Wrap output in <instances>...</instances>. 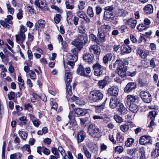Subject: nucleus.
<instances>
[{"label": "nucleus", "mask_w": 159, "mask_h": 159, "mask_svg": "<svg viewBox=\"0 0 159 159\" xmlns=\"http://www.w3.org/2000/svg\"><path fill=\"white\" fill-rule=\"evenodd\" d=\"M65 82L66 83H70L71 81L72 77L71 74L69 72H65Z\"/></svg>", "instance_id": "nucleus-34"}, {"label": "nucleus", "mask_w": 159, "mask_h": 159, "mask_svg": "<svg viewBox=\"0 0 159 159\" xmlns=\"http://www.w3.org/2000/svg\"><path fill=\"white\" fill-rule=\"evenodd\" d=\"M77 39L83 44L88 41V37L86 35H79L76 38Z\"/></svg>", "instance_id": "nucleus-27"}, {"label": "nucleus", "mask_w": 159, "mask_h": 159, "mask_svg": "<svg viewBox=\"0 0 159 159\" xmlns=\"http://www.w3.org/2000/svg\"><path fill=\"white\" fill-rule=\"evenodd\" d=\"M32 97L31 98V100L32 102H35V100L36 99H39L40 96L37 95L35 93H33L32 94Z\"/></svg>", "instance_id": "nucleus-61"}, {"label": "nucleus", "mask_w": 159, "mask_h": 159, "mask_svg": "<svg viewBox=\"0 0 159 159\" xmlns=\"http://www.w3.org/2000/svg\"><path fill=\"white\" fill-rule=\"evenodd\" d=\"M143 10L146 14H150L153 13V8L152 5L149 4L145 6L143 8Z\"/></svg>", "instance_id": "nucleus-26"}, {"label": "nucleus", "mask_w": 159, "mask_h": 159, "mask_svg": "<svg viewBox=\"0 0 159 159\" xmlns=\"http://www.w3.org/2000/svg\"><path fill=\"white\" fill-rule=\"evenodd\" d=\"M151 156L153 158H155L159 156V150L157 149H155L151 153Z\"/></svg>", "instance_id": "nucleus-51"}, {"label": "nucleus", "mask_w": 159, "mask_h": 159, "mask_svg": "<svg viewBox=\"0 0 159 159\" xmlns=\"http://www.w3.org/2000/svg\"><path fill=\"white\" fill-rule=\"evenodd\" d=\"M137 52L140 57L143 59L145 58L149 54V52L148 51L143 50L140 48H138Z\"/></svg>", "instance_id": "nucleus-22"}, {"label": "nucleus", "mask_w": 159, "mask_h": 159, "mask_svg": "<svg viewBox=\"0 0 159 159\" xmlns=\"http://www.w3.org/2000/svg\"><path fill=\"white\" fill-rule=\"evenodd\" d=\"M85 2L83 1L79 2L78 5V7L79 10H83L85 7Z\"/></svg>", "instance_id": "nucleus-56"}, {"label": "nucleus", "mask_w": 159, "mask_h": 159, "mask_svg": "<svg viewBox=\"0 0 159 159\" xmlns=\"http://www.w3.org/2000/svg\"><path fill=\"white\" fill-rule=\"evenodd\" d=\"M66 93L70 96L72 95L71 87L70 85V83H66Z\"/></svg>", "instance_id": "nucleus-43"}, {"label": "nucleus", "mask_w": 159, "mask_h": 159, "mask_svg": "<svg viewBox=\"0 0 159 159\" xmlns=\"http://www.w3.org/2000/svg\"><path fill=\"white\" fill-rule=\"evenodd\" d=\"M127 66H123L121 68H117L116 70L117 74L122 78L125 77L127 73H126Z\"/></svg>", "instance_id": "nucleus-11"}, {"label": "nucleus", "mask_w": 159, "mask_h": 159, "mask_svg": "<svg viewBox=\"0 0 159 159\" xmlns=\"http://www.w3.org/2000/svg\"><path fill=\"white\" fill-rule=\"evenodd\" d=\"M114 118L116 121L118 123H120L123 121V119L122 118L117 115H115Z\"/></svg>", "instance_id": "nucleus-58"}, {"label": "nucleus", "mask_w": 159, "mask_h": 159, "mask_svg": "<svg viewBox=\"0 0 159 159\" xmlns=\"http://www.w3.org/2000/svg\"><path fill=\"white\" fill-rule=\"evenodd\" d=\"M137 97L132 95H128L127 97V99L129 101L134 102L137 99Z\"/></svg>", "instance_id": "nucleus-46"}, {"label": "nucleus", "mask_w": 159, "mask_h": 159, "mask_svg": "<svg viewBox=\"0 0 159 159\" xmlns=\"http://www.w3.org/2000/svg\"><path fill=\"white\" fill-rule=\"evenodd\" d=\"M89 50L91 52L97 55H99L101 52L100 47L97 45L91 46L89 48Z\"/></svg>", "instance_id": "nucleus-13"}, {"label": "nucleus", "mask_w": 159, "mask_h": 159, "mask_svg": "<svg viewBox=\"0 0 159 159\" xmlns=\"http://www.w3.org/2000/svg\"><path fill=\"white\" fill-rule=\"evenodd\" d=\"M83 148L84 154L87 157L88 159L90 158L91 157V154L88 150L86 147L84 146Z\"/></svg>", "instance_id": "nucleus-47"}, {"label": "nucleus", "mask_w": 159, "mask_h": 159, "mask_svg": "<svg viewBox=\"0 0 159 159\" xmlns=\"http://www.w3.org/2000/svg\"><path fill=\"white\" fill-rule=\"evenodd\" d=\"M34 0H30L31 3ZM35 4L39 7L41 9L45 10L47 9V4L45 0H35Z\"/></svg>", "instance_id": "nucleus-6"}, {"label": "nucleus", "mask_w": 159, "mask_h": 159, "mask_svg": "<svg viewBox=\"0 0 159 159\" xmlns=\"http://www.w3.org/2000/svg\"><path fill=\"white\" fill-rule=\"evenodd\" d=\"M83 60L89 63H92L93 61V56L89 53H86L84 54L83 57Z\"/></svg>", "instance_id": "nucleus-23"}, {"label": "nucleus", "mask_w": 159, "mask_h": 159, "mask_svg": "<svg viewBox=\"0 0 159 159\" xmlns=\"http://www.w3.org/2000/svg\"><path fill=\"white\" fill-rule=\"evenodd\" d=\"M71 44L74 46L75 47L78 48L79 49H82L83 46V44L80 42L77 39L72 41L71 43Z\"/></svg>", "instance_id": "nucleus-31"}, {"label": "nucleus", "mask_w": 159, "mask_h": 159, "mask_svg": "<svg viewBox=\"0 0 159 159\" xmlns=\"http://www.w3.org/2000/svg\"><path fill=\"white\" fill-rule=\"evenodd\" d=\"M113 54L111 53H108L106 54L103 58V61L105 64L107 63L108 61H111L113 57Z\"/></svg>", "instance_id": "nucleus-32"}, {"label": "nucleus", "mask_w": 159, "mask_h": 159, "mask_svg": "<svg viewBox=\"0 0 159 159\" xmlns=\"http://www.w3.org/2000/svg\"><path fill=\"white\" fill-rule=\"evenodd\" d=\"M34 125L36 127H38L41 123V122L37 118L32 121Z\"/></svg>", "instance_id": "nucleus-64"}, {"label": "nucleus", "mask_w": 159, "mask_h": 159, "mask_svg": "<svg viewBox=\"0 0 159 159\" xmlns=\"http://www.w3.org/2000/svg\"><path fill=\"white\" fill-rule=\"evenodd\" d=\"M65 5L66 6V8L67 9L72 10L74 8V5H70L69 4V2L68 1H66L65 2Z\"/></svg>", "instance_id": "nucleus-63"}, {"label": "nucleus", "mask_w": 159, "mask_h": 159, "mask_svg": "<svg viewBox=\"0 0 159 159\" xmlns=\"http://www.w3.org/2000/svg\"><path fill=\"white\" fill-rule=\"evenodd\" d=\"M114 67H116L117 68H121L123 66H125L124 65V63L121 60H117L113 65Z\"/></svg>", "instance_id": "nucleus-35"}, {"label": "nucleus", "mask_w": 159, "mask_h": 159, "mask_svg": "<svg viewBox=\"0 0 159 159\" xmlns=\"http://www.w3.org/2000/svg\"><path fill=\"white\" fill-rule=\"evenodd\" d=\"M22 157V154L20 152H17L11 154L10 156V159H20Z\"/></svg>", "instance_id": "nucleus-41"}, {"label": "nucleus", "mask_w": 159, "mask_h": 159, "mask_svg": "<svg viewBox=\"0 0 159 159\" xmlns=\"http://www.w3.org/2000/svg\"><path fill=\"white\" fill-rule=\"evenodd\" d=\"M121 103L116 98H112L110 100V106L111 108L114 109L117 106L118 107L119 103Z\"/></svg>", "instance_id": "nucleus-18"}, {"label": "nucleus", "mask_w": 159, "mask_h": 159, "mask_svg": "<svg viewBox=\"0 0 159 159\" xmlns=\"http://www.w3.org/2000/svg\"><path fill=\"white\" fill-rule=\"evenodd\" d=\"M87 14L91 17H93L94 16V13L93 12V9L91 7L89 6L87 10Z\"/></svg>", "instance_id": "nucleus-54"}, {"label": "nucleus", "mask_w": 159, "mask_h": 159, "mask_svg": "<svg viewBox=\"0 0 159 159\" xmlns=\"http://www.w3.org/2000/svg\"><path fill=\"white\" fill-rule=\"evenodd\" d=\"M105 108V103H102V105L95 106V111L96 113H100Z\"/></svg>", "instance_id": "nucleus-39"}, {"label": "nucleus", "mask_w": 159, "mask_h": 159, "mask_svg": "<svg viewBox=\"0 0 159 159\" xmlns=\"http://www.w3.org/2000/svg\"><path fill=\"white\" fill-rule=\"evenodd\" d=\"M140 96L144 102L149 103L152 101V97L151 94L146 91H142L140 93Z\"/></svg>", "instance_id": "nucleus-4"}, {"label": "nucleus", "mask_w": 159, "mask_h": 159, "mask_svg": "<svg viewBox=\"0 0 159 159\" xmlns=\"http://www.w3.org/2000/svg\"><path fill=\"white\" fill-rule=\"evenodd\" d=\"M87 132L93 137H97L100 134L99 129L95 125H90L88 127Z\"/></svg>", "instance_id": "nucleus-2"}, {"label": "nucleus", "mask_w": 159, "mask_h": 159, "mask_svg": "<svg viewBox=\"0 0 159 159\" xmlns=\"http://www.w3.org/2000/svg\"><path fill=\"white\" fill-rule=\"evenodd\" d=\"M18 134L22 139L24 140L26 139L28 136V134L25 131H19Z\"/></svg>", "instance_id": "nucleus-50"}, {"label": "nucleus", "mask_w": 159, "mask_h": 159, "mask_svg": "<svg viewBox=\"0 0 159 159\" xmlns=\"http://www.w3.org/2000/svg\"><path fill=\"white\" fill-rule=\"evenodd\" d=\"M76 14L78 17L82 19H83L86 15V14L84 11L80 10H79L77 12Z\"/></svg>", "instance_id": "nucleus-57"}, {"label": "nucleus", "mask_w": 159, "mask_h": 159, "mask_svg": "<svg viewBox=\"0 0 159 159\" xmlns=\"http://www.w3.org/2000/svg\"><path fill=\"white\" fill-rule=\"evenodd\" d=\"M129 109L133 113H136L138 111L139 108L137 105L133 103L130 105Z\"/></svg>", "instance_id": "nucleus-36"}, {"label": "nucleus", "mask_w": 159, "mask_h": 159, "mask_svg": "<svg viewBox=\"0 0 159 159\" xmlns=\"http://www.w3.org/2000/svg\"><path fill=\"white\" fill-rule=\"evenodd\" d=\"M89 37L90 39H91L93 41L96 43L98 44L101 45V43H100L98 38L95 35H94L93 34H90Z\"/></svg>", "instance_id": "nucleus-38"}, {"label": "nucleus", "mask_w": 159, "mask_h": 159, "mask_svg": "<svg viewBox=\"0 0 159 159\" xmlns=\"http://www.w3.org/2000/svg\"><path fill=\"white\" fill-rule=\"evenodd\" d=\"M13 17L11 15H8L7 16L6 18L5 19V21L2 20H1L0 23L1 25L3 26L4 28L9 29L10 28V26L8 24H12L13 23L12 21L11 20L12 19Z\"/></svg>", "instance_id": "nucleus-5"}, {"label": "nucleus", "mask_w": 159, "mask_h": 159, "mask_svg": "<svg viewBox=\"0 0 159 159\" xmlns=\"http://www.w3.org/2000/svg\"><path fill=\"white\" fill-rule=\"evenodd\" d=\"M114 7L113 6H108L104 8L105 11L104 13H111L114 12L113 10L114 9Z\"/></svg>", "instance_id": "nucleus-48"}, {"label": "nucleus", "mask_w": 159, "mask_h": 159, "mask_svg": "<svg viewBox=\"0 0 159 159\" xmlns=\"http://www.w3.org/2000/svg\"><path fill=\"white\" fill-rule=\"evenodd\" d=\"M134 142V139L132 138H129L125 142V144L127 147H130Z\"/></svg>", "instance_id": "nucleus-44"}, {"label": "nucleus", "mask_w": 159, "mask_h": 159, "mask_svg": "<svg viewBox=\"0 0 159 159\" xmlns=\"http://www.w3.org/2000/svg\"><path fill=\"white\" fill-rule=\"evenodd\" d=\"M115 16V13H104L103 19L107 21L111 22L114 20Z\"/></svg>", "instance_id": "nucleus-17"}, {"label": "nucleus", "mask_w": 159, "mask_h": 159, "mask_svg": "<svg viewBox=\"0 0 159 159\" xmlns=\"http://www.w3.org/2000/svg\"><path fill=\"white\" fill-rule=\"evenodd\" d=\"M66 20L68 24L70 23L71 21L72 20V19L73 17V15L71 11H68L66 13Z\"/></svg>", "instance_id": "nucleus-49"}, {"label": "nucleus", "mask_w": 159, "mask_h": 159, "mask_svg": "<svg viewBox=\"0 0 159 159\" xmlns=\"http://www.w3.org/2000/svg\"><path fill=\"white\" fill-rule=\"evenodd\" d=\"M107 83V80L103 79L98 81V85L99 88L101 89H103L105 87Z\"/></svg>", "instance_id": "nucleus-40"}, {"label": "nucleus", "mask_w": 159, "mask_h": 159, "mask_svg": "<svg viewBox=\"0 0 159 159\" xmlns=\"http://www.w3.org/2000/svg\"><path fill=\"white\" fill-rule=\"evenodd\" d=\"M158 112L157 111H153L149 112L148 117L151 120H154L156 116L157 115Z\"/></svg>", "instance_id": "nucleus-42"}, {"label": "nucleus", "mask_w": 159, "mask_h": 159, "mask_svg": "<svg viewBox=\"0 0 159 159\" xmlns=\"http://www.w3.org/2000/svg\"><path fill=\"white\" fill-rule=\"evenodd\" d=\"M139 142L140 144L142 145L152 144V140L151 137L147 135H144L141 137L139 139Z\"/></svg>", "instance_id": "nucleus-8"}, {"label": "nucleus", "mask_w": 159, "mask_h": 159, "mask_svg": "<svg viewBox=\"0 0 159 159\" xmlns=\"http://www.w3.org/2000/svg\"><path fill=\"white\" fill-rule=\"evenodd\" d=\"M88 109L77 108L74 110V112L77 116H82L87 114L88 112Z\"/></svg>", "instance_id": "nucleus-12"}, {"label": "nucleus", "mask_w": 159, "mask_h": 159, "mask_svg": "<svg viewBox=\"0 0 159 159\" xmlns=\"http://www.w3.org/2000/svg\"><path fill=\"white\" fill-rule=\"evenodd\" d=\"M117 111L121 115H125L128 112V110L122 103H119L117 108Z\"/></svg>", "instance_id": "nucleus-20"}, {"label": "nucleus", "mask_w": 159, "mask_h": 159, "mask_svg": "<svg viewBox=\"0 0 159 159\" xmlns=\"http://www.w3.org/2000/svg\"><path fill=\"white\" fill-rule=\"evenodd\" d=\"M131 51V48L127 45H123L121 47V51L123 54L128 53Z\"/></svg>", "instance_id": "nucleus-29"}, {"label": "nucleus", "mask_w": 159, "mask_h": 159, "mask_svg": "<svg viewBox=\"0 0 159 159\" xmlns=\"http://www.w3.org/2000/svg\"><path fill=\"white\" fill-rule=\"evenodd\" d=\"M86 143L87 146L90 148V150L92 153L95 155H97L98 148L97 145L89 139L87 140Z\"/></svg>", "instance_id": "nucleus-3"}, {"label": "nucleus", "mask_w": 159, "mask_h": 159, "mask_svg": "<svg viewBox=\"0 0 159 159\" xmlns=\"http://www.w3.org/2000/svg\"><path fill=\"white\" fill-rule=\"evenodd\" d=\"M81 49H79L78 48H74L71 50V52L73 55L71 54L70 53L68 54L67 57L68 58L71 59V58H74V60L75 61L78 59V54L79 51Z\"/></svg>", "instance_id": "nucleus-9"}, {"label": "nucleus", "mask_w": 159, "mask_h": 159, "mask_svg": "<svg viewBox=\"0 0 159 159\" xmlns=\"http://www.w3.org/2000/svg\"><path fill=\"white\" fill-rule=\"evenodd\" d=\"M16 42L18 44L21 45L23 44L25 39V34L18 33L15 35Z\"/></svg>", "instance_id": "nucleus-10"}, {"label": "nucleus", "mask_w": 159, "mask_h": 159, "mask_svg": "<svg viewBox=\"0 0 159 159\" xmlns=\"http://www.w3.org/2000/svg\"><path fill=\"white\" fill-rule=\"evenodd\" d=\"M86 137V133L83 131H80L78 133L76 138L78 143H80L82 142Z\"/></svg>", "instance_id": "nucleus-21"}, {"label": "nucleus", "mask_w": 159, "mask_h": 159, "mask_svg": "<svg viewBox=\"0 0 159 159\" xmlns=\"http://www.w3.org/2000/svg\"><path fill=\"white\" fill-rule=\"evenodd\" d=\"M136 88V84L134 82H130L128 83L125 88V92L129 93Z\"/></svg>", "instance_id": "nucleus-15"}, {"label": "nucleus", "mask_w": 159, "mask_h": 159, "mask_svg": "<svg viewBox=\"0 0 159 159\" xmlns=\"http://www.w3.org/2000/svg\"><path fill=\"white\" fill-rule=\"evenodd\" d=\"M29 75L30 76V78L32 80H34L36 79V74L35 72L33 70H31L30 71Z\"/></svg>", "instance_id": "nucleus-59"}, {"label": "nucleus", "mask_w": 159, "mask_h": 159, "mask_svg": "<svg viewBox=\"0 0 159 159\" xmlns=\"http://www.w3.org/2000/svg\"><path fill=\"white\" fill-rule=\"evenodd\" d=\"M77 72L81 75L87 76L85 71V69L82 65H80L77 70Z\"/></svg>", "instance_id": "nucleus-30"}, {"label": "nucleus", "mask_w": 159, "mask_h": 159, "mask_svg": "<svg viewBox=\"0 0 159 159\" xmlns=\"http://www.w3.org/2000/svg\"><path fill=\"white\" fill-rule=\"evenodd\" d=\"M126 20V24L129 25H131V28L134 29L135 28L136 25L137 23V21L135 19H132L131 18L129 19Z\"/></svg>", "instance_id": "nucleus-28"}, {"label": "nucleus", "mask_w": 159, "mask_h": 159, "mask_svg": "<svg viewBox=\"0 0 159 159\" xmlns=\"http://www.w3.org/2000/svg\"><path fill=\"white\" fill-rule=\"evenodd\" d=\"M128 12L124 10H120L118 11V15L120 17H124L128 15Z\"/></svg>", "instance_id": "nucleus-45"}, {"label": "nucleus", "mask_w": 159, "mask_h": 159, "mask_svg": "<svg viewBox=\"0 0 159 159\" xmlns=\"http://www.w3.org/2000/svg\"><path fill=\"white\" fill-rule=\"evenodd\" d=\"M146 28V26L142 23L139 25L137 27V29L139 31H141L145 30Z\"/></svg>", "instance_id": "nucleus-60"}, {"label": "nucleus", "mask_w": 159, "mask_h": 159, "mask_svg": "<svg viewBox=\"0 0 159 159\" xmlns=\"http://www.w3.org/2000/svg\"><path fill=\"white\" fill-rule=\"evenodd\" d=\"M128 123H129V124H128V125L124 124L121 125L120 126V129L122 132H125L127 131L129 129V125H130V124H131L134 125V124H132V122H129Z\"/></svg>", "instance_id": "nucleus-33"}, {"label": "nucleus", "mask_w": 159, "mask_h": 159, "mask_svg": "<svg viewBox=\"0 0 159 159\" xmlns=\"http://www.w3.org/2000/svg\"><path fill=\"white\" fill-rule=\"evenodd\" d=\"M52 152V154L58 158H59L60 155L57 148L52 147L51 149Z\"/></svg>", "instance_id": "nucleus-55"}, {"label": "nucleus", "mask_w": 159, "mask_h": 159, "mask_svg": "<svg viewBox=\"0 0 159 159\" xmlns=\"http://www.w3.org/2000/svg\"><path fill=\"white\" fill-rule=\"evenodd\" d=\"M61 15L60 14H57L54 17V19L55 23L58 24L59 23L61 20Z\"/></svg>", "instance_id": "nucleus-62"}, {"label": "nucleus", "mask_w": 159, "mask_h": 159, "mask_svg": "<svg viewBox=\"0 0 159 159\" xmlns=\"http://www.w3.org/2000/svg\"><path fill=\"white\" fill-rule=\"evenodd\" d=\"M124 137L122 134L120 132L117 133L116 134V141L119 143H121L123 142Z\"/></svg>", "instance_id": "nucleus-37"}, {"label": "nucleus", "mask_w": 159, "mask_h": 159, "mask_svg": "<svg viewBox=\"0 0 159 159\" xmlns=\"http://www.w3.org/2000/svg\"><path fill=\"white\" fill-rule=\"evenodd\" d=\"M45 25V20L40 19L35 24L34 27L35 29L37 30H39L40 28H44Z\"/></svg>", "instance_id": "nucleus-25"}, {"label": "nucleus", "mask_w": 159, "mask_h": 159, "mask_svg": "<svg viewBox=\"0 0 159 159\" xmlns=\"http://www.w3.org/2000/svg\"><path fill=\"white\" fill-rule=\"evenodd\" d=\"M94 70V73L95 75L100 76L102 75L103 73V68L102 66L99 63H96L93 66Z\"/></svg>", "instance_id": "nucleus-7"}, {"label": "nucleus", "mask_w": 159, "mask_h": 159, "mask_svg": "<svg viewBox=\"0 0 159 159\" xmlns=\"http://www.w3.org/2000/svg\"><path fill=\"white\" fill-rule=\"evenodd\" d=\"M124 150L123 147L121 146H118L115 148L114 151L115 152L119 154L122 153Z\"/></svg>", "instance_id": "nucleus-53"}, {"label": "nucleus", "mask_w": 159, "mask_h": 159, "mask_svg": "<svg viewBox=\"0 0 159 159\" xmlns=\"http://www.w3.org/2000/svg\"><path fill=\"white\" fill-rule=\"evenodd\" d=\"M111 27L110 26L103 24L99 26L98 30L105 33H109L111 30Z\"/></svg>", "instance_id": "nucleus-14"}, {"label": "nucleus", "mask_w": 159, "mask_h": 159, "mask_svg": "<svg viewBox=\"0 0 159 159\" xmlns=\"http://www.w3.org/2000/svg\"><path fill=\"white\" fill-rule=\"evenodd\" d=\"M98 34L97 36L98 39L99 41H100V43H101V45L102 43L105 42L106 39V33L103 32L100 30H98Z\"/></svg>", "instance_id": "nucleus-16"}, {"label": "nucleus", "mask_w": 159, "mask_h": 159, "mask_svg": "<svg viewBox=\"0 0 159 159\" xmlns=\"http://www.w3.org/2000/svg\"><path fill=\"white\" fill-rule=\"evenodd\" d=\"M119 90L116 87L113 86L108 89V93L110 96H116L117 95Z\"/></svg>", "instance_id": "nucleus-19"}, {"label": "nucleus", "mask_w": 159, "mask_h": 159, "mask_svg": "<svg viewBox=\"0 0 159 159\" xmlns=\"http://www.w3.org/2000/svg\"><path fill=\"white\" fill-rule=\"evenodd\" d=\"M94 120H103L105 121H109V118L106 115L100 114L99 115H94L93 116Z\"/></svg>", "instance_id": "nucleus-24"}, {"label": "nucleus", "mask_w": 159, "mask_h": 159, "mask_svg": "<svg viewBox=\"0 0 159 159\" xmlns=\"http://www.w3.org/2000/svg\"><path fill=\"white\" fill-rule=\"evenodd\" d=\"M67 58L68 60H70V61H68V62H67V64L71 67V68L72 69L73 66L75 65V63L76 62L77 60H76L75 61L73 58H71V59L67 57Z\"/></svg>", "instance_id": "nucleus-52"}, {"label": "nucleus", "mask_w": 159, "mask_h": 159, "mask_svg": "<svg viewBox=\"0 0 159 159\" xmlns=\"http://www.w3.org/2000/svg\"><path fill=\"white\" fill-rule=\"evenodd\" d=\"M102 93L98 90H94L90 93L89 98L94 102H99L101 101L103 98Z\"/></svg>", "instance_id": "nucleus-1"}]
</instances>
